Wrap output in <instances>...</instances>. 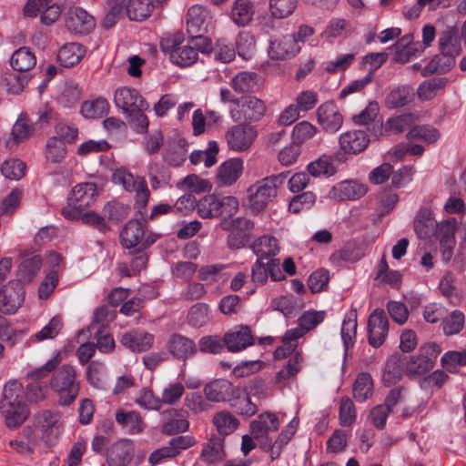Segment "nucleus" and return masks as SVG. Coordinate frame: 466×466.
<instances>
[{"mask_svg": "<svg viewBox=\"0 0 466 466\" xmlns=\"http://www.w3.org/2000/svg\"><path fill=\"white\" fill-rule=\"evenodd\" d=\"M0 414L10 430L19 428L28 418L30 411L24 400L23 386L19 381L11 380L5 385Z\"/></svg>", "mask_w": 466, "mask_h": 466, "instance_id": "f257e3e1", "label": "nucleus"}, {"mask_svg": "<svg viewBox=\"0 0 466 466\" xmlns=\"http://www.w3.org/2000/svg\"><path fill=\"white\" fill-rule=\"evenodd\" d=\"M116 106L122 109L137 132H146L148 127V119L145 111L148 108L147 102L132 87L123 86L114 93Z\"/></svg>", "mask_w": 466, "mask_h": 466, "instance_id": "f03ea898", "label": "nucleus"}, {"mask_svg": "<svg viewBox=\"0 0 466 466\" xmlns=\"http://www.w3.org/2000/svg\"><path fill=\"white\" fill-rule=\"evenodd\" d=\"M287 175L280 173L264 177L248 188V203L252 212L262 211L278 195V189L285 183Z\"/></svg>", "mask_w": 466, "mask_h": 466, "instance_id": "7ed1b4c3", "label": "nucleus"}, {"mask_svg": "<svg viewBox=\"0 0 466 466\" xmlns=\"http://www.w3.org/2000/svg\"><path fill=\"white\" fill-rule=\"evenodd\" d=\"M50 385L58 395L59 404L69 406L77 398L80 389L76 369L68 364L61 366L54 373Z\"/></svg>", "mask_w": 466, "mask_h": 466, "instance_id": "20e7f679", "label": "nucleus"}, {"mask_svg": "<svg viewBox=\"0 0 466 466\" xmlns=\"http://www.w3.org/2000/svg\"><path fill=\"white\" fill-rule=\"evenodd\" d=\"M161 50L169 54L172 63L185 67L193 65L198 60V53L189 42L183 45L182 35L178 33L162 37Z\"/></svg>", "mask_w": 466, "mask_h": 466, "instance_id": "39448f33", "label": "nucleus"}, {"mask_svg": "<svg viewBox=\"0 0 466 466\" xmlns=\"http://www.w3.org/2000/svg\"><path fill=\"white\" fill-rule=\"evenodd\" d=\"M265 103L256 96L240 97L238 104L229 106L228 113L235 122L248 123L259 121L266 113Z\"/></svg>", "mask_w": 466, "mask_h": 466, "instance_id": "423d86ee", "label": "nucleus"}, {"mask_svg": "<svg viewBox=\"0 0 466 466\" xmlns=\"http://www.w3.org/2000/svg\"><path fill=\"white\" fill-rule=\"evenodd\" d=\"M112 181L122 186L127 191L136 193V203L139 208L147 205L149 190L146 180L141 177H134L126 168H116L113 171Z\"/></svg>", "mask_w": 466, "mask_h": 466, "instance_id": "0eeeda50", "label": "nucleus"}, {"mask_svg": "<svg viewBox=\"0 0 466 466\" xmlns=\"http://www.w3.org/2000/svg\"><path fill=\"white\" fill-rule=\"evenodd\" d=\"M257 137L258 130L255 126L241 122L228 127L225 133L228 148L235 152H244L249 149Z\"/></svg>", "mask_w": 466, "mask_h": 466, "instance_id": "6e6552de", "label": "nucleus"}, {"mask_svg": "<svg viewBox=\"0 0 466 466\" xmlns=\"http://www.w3.org/2000/svg\"><path fill=\"white\" fill-rule=\"evenodd\" d=\"M438 353V346L432 343L422 346L416 355L405 356L406 374L414 376L428 372L433 369Z\"/></svg>", "mask_w": 466, "mask_h": 466, "instance_id": "1a4fd4ad", "label": "nucleus"}, {"mask_svg": "<svg viewBox=\"0 0 466 466\" xmlns=\"http://www.w3.org/2000/svg\"><path fill=\"white\" fill-rule=\"evenodd\" d=\"M280 421L274 413L265 412L250 423V433L261 446L270 444L269 433L277 431Z\"/></svg>", "mask_w": 466, "mask_h": 466, "instance_id": "9d476101", "label": "nucleus"}, {"mask_svg": "<svg viewBox=\"0 0 466 466\" xmlns=\"http://www.w3.org/2000/svg\"><path fill=\"white\" fill-rule=\"evenodd\" d=\"M58 365L57 358L55 357L48 360L44 366L35 370L31 373L32 381L26 386V397L30 402H39L43 400L48 391L47 386L39 381L41 377L46 376L47 373L53 371Z\"/></svg>", "mask_w": 466, "mask_h": 466, "instance_id": "9b49d317", "label": "nucleus"}, {"mask_svg": "<svg viewBox=\"0 0 466 466\" xmlns=\"http://www.w3.org/2000/svg\"><path fill=\"white\" fill-rule=\"evenodd\" d=\"M389 331V320L381 309H374L368 319L369 343L374 348L380 347L385 341Z\"/></svg>", "mask_w": 466, "mask_h": 466, "instance_id": "f8f14e48", "label": "nucleus"}, {"mask_svg": "<svg viewBox=\"0 0 466 466\" xmlns=\"http://www.w3.org/2000/svg\"><path fill=\"white\" fill-rule=\"evenodd\" d=\"M25 299V289L20 282L11 281L0 289V311L13 314L21 307Z\"/></svg>", "mask_w": 466, "mask_h": 466, "instance_id": "ddd939ff", "label": "nucleus"}, {"mask_svg": "<svg viewBox=\"0 0 466 466\" xmlns=\"http://www.w3.org/2000/svg\"><path fill=\"white\" fill-rule=\"evenodd\" d=\"M144 223L137 219L129 220L120 233L121 243L127 248L139 244L143 248H147L156 241L155 238L147 237L144 238Z\"/></svg>", "mask_w": 466, "mask_h": 466, "instance_id": "4468645a", "label": "nucleus"}, {"mask_svg": "<svg viewBox=\"0 0 466 466\" xmlns=\"http://www.w3.org/2000/svg\"><path fill=\"white\" fill-rule=\"evenodd\" d=\"M95 25L94 17L81 7H71L66 14V26L73 34L87 35Z\"/></svg>", "mask_w": 466, "mask_h": 466, "instance_id": "2eb2a0df", "label": "nucleus"}, {"mask_svg": "<svg viewBox=\"0 0 466 466\" xmlns=\"http://www.w3.org/2000/svg\"><path fill=\"white\" fill-rule=\"evenodd\" d=\"M317 120L329 133H336L343 124V116L337 105L332 101L321 104L317 109Z\"/></svg>", "mask_w": 466, "mask_h": 466, "instance_id": "dca6fc26", "label": "nucleus"}, {"mask_svg": "<svg viewBox=\"0 0 466 466\" xmlns=\"http://www.w3.org/2000/svg\"><path fill=\"white\" fill-rule=\"evenodd\" d=\"M203 392L207 400L211 402L228 401L237 395V390L233 384L223 379H217L207 383Z\"/></svg>", "mask_w": 466, "mask_h": 466, "instance_id": "f3484780", "label": "nucleus"}, {"mask_svg": "<svg viewBox=\"0 0 466 466\" xmlns=\"http://www.w3.org/2000/svg\"><path fill=\"white\" fill-rule=\"evenodd\" d=\"M35 428L42 432V438L47 441L55 431L62 427L61 413L56 410H43L33 415Z\"/></svg>", "mask_w": 466, "mask_h": 466, "instance_id": "a211bd4d", "label": "nucleus"}, {"mask_svg": "<svg viewBox=\"0 0 466 466\" xmlns=\"http://www.w3.org/2000/svg\"><path fill=\"white\" fill-rule=\"evenodd\" d=\"M223 341L228 351L238 352L253 345L254 337L248 326L241 325L227 332Z\"/></svg>", "mask_w": 466, "mask_h": 466, "instance_id": "6ab92c4d", "label": "nucleus"}, {"mask_svg": "<svg viewBox=\"0 0 466 466\" xmlns=\"http://www.w3.org/2000/svg\"><path fill=\"white\" fill-rule=\"evenodd\" d=\"M366 193V185L355 180H345L333 186L329 197L337 200H356Z\"/></svg>", "mask_w": 466, "mask_h": 466, "instance_id": "aec40b11", "label": "nucleus"}, {"mask_svg": "<svg viewBox=\"0 0 466 466\" xmlns=\"http://www.w3.org/2000/svg\"><path fill=\"white\" fill-rule=\"evenodd\" d=\"M301 46L291 35H287L270 43L268 54L272 59H289L300 52Z\"/></svg>", "mask_w": 466, "mask_h": 466, "instance_id": "412c9836", "label": "nucleus"}, {"mask_svg": "<svg viewBox=\"0 0 466 466\" xmlns=\"http://www.w3.org/2000/svg\"><path fill=\"white\" fill-rule=\"evenodd\" d=\"M339 147L346 154H359L369 145L368 135L362 130H351L339 137Z\"/></svg>", "mask_w": 466, "mask_h": 466, "instance_id": "4be33fe9", "label": "nucleus"}, {"mask_svg": "<svg viewBox=\"0 0 466 466\" xmlns=\"http://www.w3.org/2000/svg\"><path fill=\"white\" fill-rule=\"evenodd\" d=\"M96 189V185L93 182L77 184L68 195L67 201L86 209L95 201Z\"/></svg>", "mask_w": 466, "mask_h": 466, "instance_id": "5701e85b", "label": "nucleus"}, {"mask_svg": "<svg viewBox=\"0 0 466 466\" xmlns=\"http://www.w3.org/2000/svg\"><path fill=\"white\" fill-rule=\"evenodd\" d=\"M168 351L177 359L186 360L197 353L195 342L183 335L174 334L167 344Z\"/></svg>", "mask_w": 466, "mask_h": 466, "instance_id": "b1692460", "label": "nucleus"}, {"mask_svg": "<svg viewBox=\"0 0 466 466\" xmlns=\"http://www.w3.org/2000/svg\"><path fill=\"white\" fill-rule=\"evenodd\" d=\"M243 172V160L238 157L230 158L222 163L217 171L218 184L231 186Z\"/></svg>", "mask_w": 466, "mask_h": 466, "instance_id": "393cba45", "label": "nucleus"}, {"mask_svg": "<svg viewBox=\"0 0 466 466\" xmlns=\"http://www.w3.org/2000/svg\"><path fill=\"white\" fill-rule=\"evenodd\" d=\"M120 342L133 352H143L152 347L154 336L147 332L132 330L123 334Z\"/></svg>", "mask_w": 466, "mask_h": 466, "instance_id": "a878e982", "label": "nucleus"}, {"mask_svg": "<svg viewBox=\"0 0 466 466\" xmlns=\"http://www.w3.org/2000/svg\"><path fill=\"white\" fill-rule=\"evenodd\" d=\"M259 80L258 75L255 72L242 71L230 80L229 85L237 93H253L259 89Z\"/></svg>", "mask_w": 466, "mask_h": 466, "instance_id": "bb28decb", "label": "nucleus"}, {"mask_svg": "<svg viewBox=\"0 0 466 466\" xmlns=\"http://www.w3.org/2000/svg\"><path fill=\"white\" fill-rule=\"evenodd\" d=\"M154 9L153 0H128L125 4L128 19L135 22L146 21L152 15Z\"/></svg>", "mask_w": 466, "mask_h": 466, "instance_id": "cd10ccee", "label": "nucleus"}, {"mask_svg": "<svg viewBox=\"0 0 466 466\" xmlns=\"http://www.w3.org/2000/svg\"><path fill=\"white\" fill-rule=\"evenodd\" d=\"M225 456L224 439L217 435H213L209 439L200 454L202 462L207 464L220 463Z\"/></svg>", "mask_w": 466, "mask_h": 466, "instance_id": "c85d7f7f", "label": "nucleus"}, {"mask_svg": "<svg viewBox=\"0 0 466 466\" xmlns=\"http://www.w3.org/2000/svg\"><path fill=\"white\" fill-rule=\"evenodd\" d=\"M86 55V48L79 43L65 44L58 51L57 61L62 66L71 67L77 65Z\"/></svg>", "mask_w": 466, "mask_h": 466, "instance_id": "c756f323", "label": "nucleus"}, {"mask_svg": "<svg viewBox=\"0 0 466 466\" xmlns=\"http://www.w3.org/2000/svg\"><path fill=\"white\" fill-rule=\"evenodd\" d=\"M254 14V5L249 0H235L229 12V17L237 25L246 26L252 21Z\"/></svg>", "mask_w": 466, "mask_h": 466, "instance_id": "7c9ffc66", "label": "nucleus"}, {"mask_svg": "<svg viewBox=\"0 0 466 466\" xmlns=\"http://www.w3.org/2000/svg\"><path fill=\"white\" fill-rule=\"evenodd\" d=\"M404 372L406 373L405 356L393 354L385 364L382 380L385 383L393 384L402 377Z\"/></svg>", "mask_w": 466, "mask_h": 466, "instance_id": "2f4dec72", "label": "nucleus"}, {"mask_svg": "<svg viewBox=\"0 0 466 466\" xmlns=\"http://www.w3.org/2000/svg\"><path fill=\"white\" fill-rule=\"evenodd\" d=\"M209 17L208 9L200 5H192L187 11V26L190 34H198L205 29Z\"/></svg>", "mask_w": 466, "mask_h": 466, "instance_id": "473e14b6", "label": "nucleus"}, {"mask_svg": "<svg viewBox=\"0 0 466 466\" xmlns=\"http://www.w3.org/2000/svg\"><path fill=\"white\" fill-rule=\"evenodd\" d=\"M36 64L35 53L27 46H22L15 50L11 58L10 66L19 72L31 70Z\"/></svg>", "mask_w": 466, "mask_h": 466, "instance_id": "72a5a7b5", "label": "nucleus"}, {"mask_svg": "<svg viewBox=\"0 0 466 466\" xmlns=\"http://www.w3.org/2000/svg\"><path fill=\"white\" fill-rule=\"evenodd\" d=\"M116 420L130 434L139 433L143 430V421L140 415L135 410L119 409L115 414Z\"/></svg>", "mask_w": 466, "mask_h": 466, "instance_id": "f704fd0d", "label": "nucleus"}, {"mask_svg": "<svg viewBox=\"0 0 466 466\" xmlns=\"http://www.w3.org/2000/svg\"><path fill=\"white\" fill-rule=\"evenodd\" d=\"M212 423L216 427L218 436L223 439L225 436L233 433L239 425L238 420L228 410L216 412L213 415Z\"/></svg>", "mask_w": 466, "mask_h": 466, "instance_id": "c9c22d12", "label": "nucleus"}, {"mask_svg": "<svg viewBox=\"0 0 466 466\" xmlns=\"http://www.w3.org/2000/svg\"><path fill=\"white\" fill-rule=\"evenodd\" d=\"M441 53L444 55L458 56L461 51V40L458 31L454 27H448L439 36Z\"/></svg>", "mask_w": 466, "mask_h": 466, "instance_id": "e433bc0d", "label": "nucleus"}, {"mask_svg": "<svg viewBox=\"0 0 466 466\" xmlns=\"http://www.w3.org/2000/svg\"><path fill=\"white\" fill-rule=\"evenodd\" d=\"M252 249L258 258L268 260L279 252V242L274 237L262 236L254 241Z\"/></svg>", "mask_w": 466, "mask_h": 466, "instance_id": "4c0bfd02", "label": "nucleus"}, {"mask_svg": "<svg viewBox=\"0 0 466 466\" xmlns=\"http://www.w3.org/2000/svg\"><path fill=\"white\" fill-rule=\"evenodd\" d=\"M42 267V259L38 255L23 256L18 266V277L21 280L29 282Z\"/></svg>", "mask_w": 466, "mask_h": 466, "instance_id": "58836bf2", "label": "nucleus"}, {"mask_svg": "<svg viewBox=\"0 0 466 466\" xmlns=\"http://www.w3.org/2000/svg\"><path fill=\"white\" fill-rule=\"evenodd\" d=\"M436 222L428 209L420 210L414 220V230L420 238H429L435 229Z\"/></svg>", "mask_w": 466, "mask_h": 466, "instance_id": "ea45409f", "label": "nucleus"}, {"mask_svg": "<svg viewBox=\"0 0 466 466\" xmlns=\"http://www.w3.org/2000/svg\"><path fill=\"white\" fill-rule=\"evenodd\" d=\"M446 77H432L422 82L418 88V96L421 100H431L447 85Z\"/></svg>", "mask_w": 466, "mask_h": 466, "instance_id": "a19ab883", "label": "nucleus"}, {"mask_svg": "<svg viewBox=\"0 0 466 466\" xmlns=\"http://www.w3.org/2000/svg\"><path fill=\"white\" fill-rule=\"evenodd\" d=\"M108 110L109 105L106 99L98 97L82 103L80 113L86 118H98L106 115Z\"/></svg>", "mask_w": 466, "mask_h": 466, "instance_id": "79ce46f5", "label": "nucleus"}, {"mask_svg": "<svg viewBox=\"0 0 466 466\" xmlns=\"http://www.w3.org/2000/svg\"><path fill=\"white\" fill-rule=\"evenodd\" d=\"M373 392V382L370 374L360 373L358 375L353 386V397L357 401L362 402L371 397Z\"/></svg>", "mask_w": 466, "mask_h": 466, "instance_id": "37998d69", "label": "nucleus"}, {"mask_svg": "<svg viewBox=\"0 0 466 466\" xmlns=\"http://www.w3.org/2000/svg\"><path fill=\"white\" fill-rule=\"evenodd\" d=\"M308 171L313 177H330L336 173V167L330 156L323 155L308 165Z\"/></svg>", "mask_w": 466, "mask_h": 466, "instance_id": "c03bdc74", "label": "nucleus"}, {"mask_svg": "<svg viewBox=\"0 0 466 466\" xmlns=\"http://www.w3.org/2000/svg\"><path fill=\"white\" fill-rule=\"evenodd\" d=\"M218 153V146L216 141H210L208 147L205 150L193 151L189 157L193 165L204 163L205 167H210L217 162V155Z\"/></svg>", "mask_w": 466, "mask_h": 466, "instance_id": "a18cd8bd", "label": "nucleus"}, {"mask_svg": "<svg viewBox=\"0 0 466 466\" xmlns=\"http://www.w3.org/2000/svg\"><path fill=\"white\" fill-rule=\"evenodd\" d=\"M66 155L64 142L56 136L50 137L46 144L45 157L52 163H60Z\"/></svg>", "mask_w": 466, "mask_h": 466, "instance_id": "49530a36", "label": "nucleus"}, {"mask_svg": "<svg viewBox=\"0 0 466 466\" xmlns=\"http://www.w3.org/2000/svg\"><path fill=\"white\" fill-rule=\"evenodd\" d=\"M219 198L214 195L202 198L198 203V212L203 218H218L221 216Z\"/></svg>", "mask_w": 466, "mask_h": 466, "instance_id": "de8ad7c7", "label": "nucleus"}, {"mask_svg": "<svg viewBox=\"0 0 466 466\" xmlns=\"http://www.w3.org/2000/svg\"><path fill=\"white\" fill-rule=\"evenodd\" d=\"M357 311L350 309L345 316L342 327L341 337L346 349L353 344V339L357 333Z\"/></svg>", "mask_w": 466, "mask_h": 466, "instance_id": "09e8293b", "label": "nucleus"}, {"mask_svg": "<svg viewBox=\"0 0 466 466\" xmlns=\"http://www.w3.org/2000/svg\"><path fill=\"white\" fill-rule=\"evenodd\" d=\"M236 46L238 54L245 60L250 59L256 52V40L249 32H241L238 34Z\"/></svg>", "mask_w": 466, "mask_h": 466, "instance_id": "8fccbe9b", "label": "nucleus"}, {"mask_svg": "<svg viewBox=\"0 0 466 466\" xmlns=\"http://www.w3.org/2000/svg\"><path fill=\"white\" fill-rule=\"evenodd\" d=\"M411 97V88L408 86H402L393 89L387 96L385 103L389 108H396L407 105L410 102Z\"/></svg>", "mask_w": 466, "mask_h": 466, "instance_id": "3c124183", "label": "nucleus"}, {"mask_svg": "<svg viewBox=\"0 0 466 466\" xmlns=\"http://www.w3.org/2000/svg\"><path fill=\"white\" fill-rule=\"evenodd\" d=\"M210 320V310L208 305L198 303L192 306L187 314L188 324L194 328L205 326Z\"/></svg>", "mask_w": 466, "mask_h": 466, "instance_id": "603ef678", "label": "nucleus"}, {"mask_svg": "<svg viewBox=\"0 0 466 466\" xmlns=\"http://www.w3.org/2000/svg\"><path fill=\"white\" fill-rule=\"evenodd\" d=\"M130 208L128 206L116 201H110L105 205L103 213L105 219L113 223H119L128 216Z\"/></svg>", "mask_w": 466, "mask_h": 466, "instance_id": "864d4df0", "label": "nucleus"}, {"mask_svg": "<svg viewBox=\"0 0 466 466\" xmlns=\"http://www.w3.org/2000/svg\"><path fill=\"white\" fill-rule=\"evenodd\" d=\"M377 216L380 218L390 213L399 200V196L393 190H385L378 195Z\"/></svg>", "mask_w": 466, "mask_h": 466, "instance_id": "5fc2aeb1", "label": "nucleus"}, {"mask_svg": "<svg viewBox=\"0 0 466 466\" xmlns=\"http://www.w3.org/2000/svg\"><path fill=\"white\" fill-rule=\"evenodd\" d=\"M33 132L32 126L25 118H18L13 126L12 140L7 141V146L13 147L15 145L26 140Z\"/></svg>", "mask_w": 466, "mask_h": 466, "instance_id": "6e6d98bb", "label": "nucleus"}, {"mask_svg": "<svg viewBox=\"0 0 466 466\" xmlns=\"http://www.w3.org/2000/svg\"><path fill=\"white\" fill-rule=\"evenodd\" d=\"M125 0H107V12L103 19V26L106 29L113 27L122 16Z\"/></svg>", "mask_w": 466, "mask_h": 466, "instance_id": "4d7b16f0", "label": "nucleus"}, {"mask_svg": "<svg viewBox=\"0 0 466 466\" xmlns=\"http://www.w3.org/2000/svg\"><path fill=\"white\" fill-rule=\"evenodd\" d=\"M414 123V117L411 114H403L390 117L385 124L386 132L400 134L410 128Z\"/></svg>", "mask_w": 466, "mask_h": 466, "instance_id": "13d9d810", "label": "nucleus"}, {"mask_svg": "<svg viewBox=\"0 0 466 466\" xmlns=\"http://www.w3.org/2000/svg\"><path fill=\"white\" fill-rule=\"evenodd\" d=\"M443 368L450 372H456L466 366V350L448 351L441 357Z\"/></svg>", "mask_w": 466, "mask_h": 466, "instance_id": "bf43d9fd", "label": "nucleus"}, {"mask_svg": "<svg viewBox=\"0 0 466 466\" xmlns=\"http://www.w3.org/2000/svg\"><path fill=\"white\" fill-rule=\"evenodd\" d=\"M25 164L19 159H7L0 167L2 175L8 179H20L25 175Z\"/></svg>", "mask_w": 466, "mask_h": 466, "instance_id": "052dcab7", "label": "nucleus"}, {"mask_svg": "<svg viewBox=\"0 0 466 466\" xmlns=\"http://www.w3.org/2000/svg\"><path fill=\"white\" fill-rule=\"evenodd\" d=\"M317 133V128L311 123L308 121H302L298 123L292 130L293 143L297 146L303 144Z\"/></svg>", "mask_w": 466, "mask_h": 466, "instance_id": "680f3d73", "label": "nucleus"}, {"mask_svg": "<svg viewBox=\"0 0 466 466\" xmlns=\"http://www.w3.org/2000/svg\"><path fill=\"white\" fill-rule=\"evenodd\" d=\"M455 55H444L441 53V55L436 56L430 62V64L426 66L425 70L429 73H446L455 64Z\"/></svg>", "mask_w": 466, "mask_h": 466, "instance_id": "e2e57ef3", "label": "nucleus"}, {"mask_svg": "<svg viewBox=\"0 0 466 466\" xmlns=\"http://www.w3.org/2000/svg\"><path fill=\"white\" fill-rule=\"evenodd\" d=\"M303 357L300 352H296L288 361V364L276 375V380L280 382L295 376L302 367Z\"/></svg>", "mask_w": 466, "mask_h": 466, "instance_id": "0e129e2a", "label": "nucleus"}, {"mask_svg": "<svg viewBox=\"0 0 466 466\" xmlns=\"http://www.w3.org/2000/svg\"><path fill=\"white\" fill-rule=\"evenodd\" d=\"M297 6V0H269L271 15L279 19L289 16Z\"/></svg>", "mask_w": 466, "mask_h": 466, "instance_id": "69168bd1", "label": "nucleus"}, {"mask_svg": "<svg viewBox=\"0 0 466 466\" xmlns=\"http://www.w3.org/2000/svg\"><path fill=\"white\" fill-rule=\"evenodd\" d=\"M185 391V387L181 382H173L168 384L162 391L160 401L163 404L175 405L177 404Z\"/></svg>", "mask_w": 466, "mask_h": 466, "instance_id": "338daca9", "label": "nucleus"}, {"mask_svg": "<svg viewBox=\"0 0 466 466\" xmlns=\"http://www.w3.org/2000/svg\"><path fill=\"white\" fill-rule=\"evenodd\" d=\"M184 405L194 414L207 411L210 408L206 397L198 392L187 393L184 399Z\"/></svg>", "mask_w": 466, "mask_h": 466, "instance_id": "774afa93", "label": "nucleus"}]
</instances>
